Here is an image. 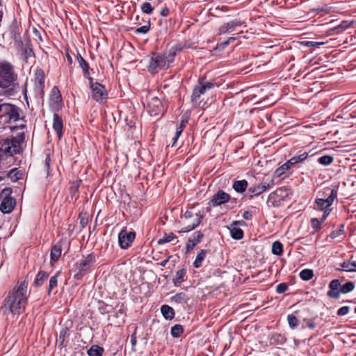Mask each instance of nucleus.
<instances>
[{
	"label": "nucleus",
	"instance_id": "1",
	"mask_svg": "<svg viewBox=\"0 0 356 356\" xmlns=\"http://www.w3.org/2000/svg\"><path fill=\"white\" fill-rule=\"evenodd\" d=\"M27 286L25 281L17 284L10 291L1 306V310L4 314L10 312L13 314H19L22 307H24L27 300Z\"/></svg>",
	"mask_w": 356,
	"mask_h": 356
},
{
	"label": "nucleus",
	"instance_id": "2",
	"mask_svg": "<svg viewBox=\"0 0 356 356\" xmlns=\"http://www.w3.org/2000/svg\"><path fill=\"white\" fill-rule=\"evenodd\" d=\"M18 89L17 74L13 66L8 62H0V94L13 96Z\"/></svg>",
	"mask_w": 356,
	"mask_h": 356
},
{
	"label": "nucleus",
	"instance_id": "3",
	"mask_svg": "<svg viewBox=\"0 0 356 356\" xmlns=\"http://www.w3.org/2000/svg\"><path fill=\"white\" fill-rule=\"evenodd\" d=\"M21 115L22 111L19 107L10 103L3 102L0 99V123L4 124L22 122L16 127L23 129L26 127V124ZM13 128H15V127Z\"/></svg>",
	"mask_w": 356,
	"mask_h": 356
},
{
	"label": "nucleus",
	"instance_id": "4",
	"mask_svg": "<svg viewBox=\"0 0 356 356\" xmlns=\"http://www.w3.org/2000/svg\"><path fill=\"white\" fill-rule=\"evenodd\" d=\"M25 137L20 133L15 137L0 140V152L8 156L20 154L23 149Z\"/></svg>",
	"mask_w": 356,
	"mask_h": 356
},
{
	"label": "nucleus",
	"instance_id": "5",
	"mask_svg": "<svg viewBox=\"0 0 356 356\" xmlns=\"http://www.w3.org/2000/svg\"><path fill=\"white\" fill-rule=\"evenodd\" d=\"M337 190L333 188L331 190L330 194L328 197H324L323 198H318L316 200L314 209L323 211L322 221H325L329 216L332 210L330 207L333 204V202L337 198Z\"/></svg>",
	"mask_w": 356,
	"mask_h": 356
},
{
	"label": "nucleus",
	"instance_id": "6",
	"mask_svg": "<svg viewBox=\"0 0 356 356\" xmlns=\"http://www.w3.org/2000/svg\"><path fill=\"white\" fill-rule=\"evenodd\" d=\"M203 216L197 213H195L193 210H187L181 216L183 223L185 225L179 232H188L197 227L201 222Z\"/></svg>",
	"mask_w": 356,
	"mask_h": 356
},
{
	"label": "nucleus",
	"instance_id": "7",
	"mask_svg": "<svg viewBox=\"0 0 356 356\" xmlns=\"http://www.w3.org/2000/svg\"><path fill=\"white\" fill-rule=\"evenodd\" d=\"M213 86L214 84L211 82L199 80L198 83L194 87L192 92L191 101L193 104L196 106H200L202 104V96L204 95L207 91L213 88Z\"/></svg>",
	"mask_w": 356,
	"mask_h": 356
},
{
	"label": "nucleus",
	"instance_id": "8",
	"mask_svg": "<svg viewBox=\"0 0 356 356\" xmlns=\"http://www.w3.org/2000/svg\"><path fill=\"white\" fill-rule=\"evenodd\" d=\"M172 60L173 58H168L163 55L153 54L149 60L148 70L152 73H155L159 69L168 67Z\"/></svg>",
	"mask_w": 356,
	"mask_h": 356
},
{
	"label": "nucleus",
	"instance_id": "9",
	"mask_svg": "<svg viewBox=\"0 0 356 356\" xmlns=\"http://www.w3.org/2000/svg\"><path fill=\"white\" fill-rule=\"evenodd\" d=\"M147 99L148 100L147 109L151 115L156 116L164 113V106L159 97L153 94H149Z\"/></svg>",
	"mask_w": 356,
	"mask_h": 356
},
{
	"label": "nucleus",
	"instance_id": "10",
	"mask_svg": "<svg viewBox=\"0 0 356 356\" xmlns=\"http://www.w3.org/2000/svg\"><path fill=\"white\" fill-rule=\"evenodd\" d=\"M89 81L92 98L101 104L106 102L108 94L105 87L97 82L93 83L92 78H89Z\"/></svg>",
	"mask_w": 356,
	"mask_h": 356
},
{
	"label": "nucleus",
	"instance_id": "11",
	"mask_svg": "<svg viewBox=\"0 0 356 356\" xmlns=\"http://www.w3.org/2000/svg\"><path fill=\"white\" fill-rule=\"evenodd\" d=\"M94 263V257L92 254H88L79 264L78 273L74 275V277L77 280L81 279L83 274L92 266Z\"/></svg>",
	"mask_w": 356,
	"mask_h": 356
},
{
	"label": "nucleus",
	"instance_id": "12",
	"mask_svg": "<svg viewBox=\"0 0 356 356\" xmlns=\"http://www.w3.org/2000/svg\"><path fill=\"white\" fill-rule=\"evenodd\" d=\"M135 237L136 234L134 232H127L124 229L122 230L118 235V241L120 248L122 249L128 248L134 241Z\"/></svg>",
	"mask_w": 356,
	"mask_h": 356
},
{
	"label": "nucleus",
	"instance_id": "13",
	"mask_svg": "<svg viewBox=\"0 0 356 356\" xmlns=\"http://www.w3.org/2000/svg\"><path fill=\"white\" fill-rule=\"evenodd\" d=\"M15 205V199L8 195L3 199L0 204V210L3 213H10L14 209Z\"/></svg>",
	"mask_w": 356,
	"mask_h": 356
},
{
	"label": "nucleus",
	"instance_id": "14",
	"mask_svg": "<svg viewBox=\"0 0 356 356\" xmlns=\"http://www.w3.org/2000/svg\"><path fill=\"white\" fill-rule=\"evenodd\" d=\"M341 283L339 280H333L329 284V291H327V296L331 298L338 299L341 293Z\"/></svg>",
	"mask_w": 356,
	"mask_h": 356
},
{
	"label": "nucleus",
	"instance_id": "15",
	"mask_svg": "<svg viewBox=\"0 0 356 356\" xmlns=\"http://www.w3.org/2000/svg\"><path fill=\"white\" fill-rule=\"evenodd\" d=\"M62 98L60 92L57 87H54L49 99L50 106L54 109H59L61 107Z\"/></svg>",
	"mask_w": 356,
	"mask_h": 356
},
{
	"label": "nucleus",
	"instance_id": "16",
	"mask_svg": "<svg viewBox=\"0 0 356 356\" xmlns=\"http://www.w3.org/2000/svg\"><path fill=\"white\" fill-rule=\"evenodd\" d=\"M229 195L227 193L219 191L218 193H216L211 200V203L213 206H220L222 204H224L229 201Z\"/></svg>",
	"mask_w": 356,
	"mask_h": 356
},
{
	"label": "nucleus",
	"instance_id": "17",
	"mask_svg": "<svg viewBox=\"0 0 356 356\" xmlns=\"http://www.w3.org/2000/svg\"><path fill=\"white\" fill-rule=\"evenodd\" d=\"M271 184L269 182L263 181L260 184L249 188L248 191L253 195H259L264 193L266 190L270 188Z\"/></svg>",
	"mask_w": 356,
	"mask_h": 356
},
{
	"label": "nucleus",
	"instance_id": "18",
	"mask_svg": "<svg viewBox=\"0 0 356 356\" xmlns=\"http://www.w3.org/2000/svg\"><path fill=\"white\" fill-rule=\"evenodd\" d=\"M63 124L62 118L57 113H54L53 129L56 132L59 139H60L63 136Z\"/></svg>",
	"mask_w": 356,
	"mask_h": 356
},
{
	"label": "nucleus",
	"instance_id": "19",
	"mask_svg": "<svg viewBox=\"0 0 356 356\" xmlns=\"http://www.w3.org/2000/svg\"><path fill=\"white\" fill-rule=\"evenodd\" d=\"M203 234L200 232H195L192 236L188 238L186 244L187 251L192 250L198 243L200 242L203 238Z\"/></svg>",
	"mask_w": 356,
	"mask_h": 356
},
{
	"label": "nucleus",
	"instance_id": "20",
	"mask_svg": "<svg viewBox=\"0 0 356 356\" xmlns=\"http://www.w3.org/2000/svg\"><path fill=\"white\" fill-rule=\"evenodd\" d=\"M35 83L38 88L42 90L44 86V74L42 70H37L35 74Z\"/></svg>",
	"mask_w": 356,
	"mask_h": 356
},
{
	"label": "nucleus",
	"instance_id": "21",
	"mask_svg": "<svg viewBox=\"0 0 356 356\" xmlns=\"http://www.w3.org/2000/svg\"><path fill=\"white\" fill-rule=\"evenodd\" d=\"M161 312L163 317L167 320H172L175 317L174 309L169 305H162L161 307Z\"/></svg>",
	"mask_w": 356,
	"mask_h": 356
},
{
	"label": "nucleus",
	"instance_id": "22",
	"mask_svg": "<svg viewBox=\"0 0 356 356\" xmlns=\"http://www.w3.org/2000/svg\"><path fill=\"white\" fill-rule=\"evenodd\" d=\"M77 61H78L80 67L83 70L84 76L86 78H88V79H89V78H91L90 76V73H89V65H88V63L83 59V58L80 54H79L77 56Z\"/></svg>",
	"mask_w": 356,
	"mask_h": 356
},
{
	"label": "nucleus",
	"instance_id": "23",
	"mask_svg": "<svg viewBox=\"0 0 356 356\" xmlns=\"http://www.w3.org/2000/svg\"><path fill=\"white\" fill-rule=\"evenodd\" d=\"M341 270L346 272H356V261H344L341 264Z\"/></svg>",
	"mask_w": 356,
	"mask_h": 356
},
{
	"label": "nucleus",
	"instance_id": "24",
	"mask_svg": "<svg viewBox=\"0 0 356 356\" xmlns=\"http://www.w3.org/2000/svg\"><path fill=\"white\" fill-rule=\"evenodd\" d=\"M62 247L60 243L54 245L51 250V259L56 261L61 255Z\"/></svg>",
	"mask_w": 356,
	"mask_h": 356
},
{
	"label": "nucleus",
	"instance_id": "25",
	"mask_svg": "<svg viewBox=\"0 0 356 356\" xmlns=\"http://www.w3.org/2000/svg\"><path fill=\"white\" fill-rule=\"evenodd\" d=\"M248 187V181L245 179L236 181L233 184V188L238 193H243Z\"/></svg>",
	"mask_w": 356,
	"mask_h": 356
},
{
	"label": "nucleus",
	"instance_id": "26",
	"mask_svg": "<svg viewBox=\"0 0 356 356\" xmlns=\"http://www.w3.org/2000/svg\"><path fill=\"white\" fill-rule=\"evenodd\" d=\"M104 352L103 348L97 346H92L87 351L89 356H102Z\"/></svg>",
	"mask_w": 356,
	"mask_h": 356
},
{
	"label": "nucleus",
	"instance_id": "27",
	"mask_svg": "<svg viewBox=\"0 0 356 356\" xmlns=\"http://www.w3.org/2000/svg\"><path fill=\"white\" fill-rule=\"evenodd\" d=\"M186 271L185 269H181L177 271L175 277L173 280L175 286H178L181 284V282L184 281V277L186 275Z\"/></svg>",
	"mask_w": 356,
	"mask_h": 356
},
{
	"label": "nucleus",
	"instance_id": "28",
	"mask_svg": "<svg viewBox=\"0 0 356 356\" xmlns=\"http://www.w3.org/2000/svg\"><path fill=\"white\" fill-rule=\"evenodd\" d=\"M48 274L44 271H40L36 275L34 284L35 286H40L47 279Z\"/></svg>",
	"mask_w": 356,
	"mask_h": 356
},
{
	"label": "nucleus",
	"instance_id": "29",
	"mask_svg": "<svg viewBox=\"0 0 356 356\" xmlns=\"http://www.w3.org/2000/svg\"><path fill=\"white\" fill-rule=\"evenodd\" d=\"M8 176L13 181H16L22 178V172L20 170H18L17 168H14L10 170Z\"/></svg>",
	"mask_w": 356,
	"mask_h": 356
},
{
	"label": "nucleus",
	"instance_id": "30",
	"mask_svg": "<svg viewBox=\"0 0 356 356\" xmlns=\"http://www.w3.org/2000/svg\"><path fill=\"white\" fill-rule=\"evenodd\" d=\"M307 156L308 153L304 152L300 155L292 157L291 159L289 160V163H291V164L293 165L294 164L302 162L307 158Z\"/></svg>",
	"mask_w": 356,
	"mask_h": 356
},
{
	"label": "nucleus",
	"instance_id": "31",
	"mask_svg": "<svg viewBox=\"0 0 356 356\" xmlns=\"http://www.w3.org/2000/svg\"><path fill=\"white\" fill-rule=\"evenodd\" d=\"M207 251L202 250L201 252L197 255L195 260L193 263V266L195 268H199L202 265V261L206 257Z\"/></svg>",
	"mask_w": 356,
	"mask_h": 356
},
{
	"label": "nucleus",
	"instance_id": "32",
	"mask_svg": "<svg viewBox=\"0 0 356 356\" xmlns=\"http://www.w3.org/2000/svg\"><path fill=\"white\" fill-rule=\"evenodd\" d=\"M291 166L292 165L291 164V163H289V161H286L285 163L282 165L275 171V175L276 177L282 176L284 173V172L289 170Z\"/></svg>",
	"mask_w": 356,
	"mask_h": 356
},
{
	"label": "nucleus",
	"instance_id": "33",
	"mask_svg": "<svg viewBox=\"0 0 356 356\" xmlns=\"http://www.w3.org/2000/svg\"><path fill=\"white\" fill-rule=\"evenodd\" d=\"M232 237L236 240H240L243 237V231L237 227H232L230 229Z\"/></svg>",
	"mask_w": 356,
	"mask_h": 356
},
{
	"label": "nucleus",
	"instance_id": "34",
	"mask_svg": "<svg viewBox=\"0 0 356 356\" xmlns=\"http://www.w3.org/2000/svg\"><path fill=\"white\" fill-rule=\"evenodd\" d=\"M333 161L334 157L330 155H324L318 159V163L325 166L330 165Z\"/></svg>",
	"mask_w": 356,
	"mask_h": 356
},
{
	"label": "nucleus",
	"instance_id": "35",
	"mask_svg": "<svg viewBox=\"0 0 356 356\" xmlns=\"http://www.w3.org/2000/svg\"><path fill=\"white\" fill-rule=\"evenodd\" d=\"M283 252V245L280 241H275L272 245V252L275 255H280Z\"/></svg>",
	"mask_w": 356,
	"mask_h": 356
},
{
	"label": "nucleus",
	"instance_id": "36",
	"mask_svg": "<svg viewBox=\"0 0 356 356\" xmlns=\"http://www.w3.org/2000/svg\"><path fill=\"white\" fill-rule=\"evenodd\" d=\"M300 276L302 280L308 281L313 277L314 273L313 270L311 269H304L300 272Z\"/></svg>",
	"mask_w": 356,
	"mask_h": 356
},
{
	"label": "nucleus",
	"instance_id": "37",
	"mask_svg": "<svg viewBox=\"0 0 356 356\" xmlns=\"http://www.w3.org/2000/svg\"><path fill=\"white\" fill-rule=\"evenodd\" d=\"M183 327L181 325H175L171 327V334L174 337H179L183 333Z\"/></svg>",
	"mask_w": 356,
	"mask_h": 356
},
{
	"label": "nucleus",
	"instance_id": "38",
	"mask_svg": "<svg viewBox=\"0 0 356 356\" xmlns=\"http://www.w3.org/2000/svg\"><path fill=\"white\" fill-rule=\"evenodd\" d=\"M176 236L173 233H170L168 234H165L162 238H161L158 241V243L159 245H163L164 243L172 241Z\"/></svg>",
	"mask_w": 356,
	"mask_h": 356
},
{
	"label": "nucleus",
	"instance_id": "39",
	"mask_svg": "<svg viewBox=\"0 0 356 356\" xmlns=\"http://www.w3.org/2000/svg\"><path fill=\"white\" fill-rule=\"evenodd\" d=\"M341 293H347L352 291L355 288V284L353 282H348L347 283L341 284Z\"/></svg>",
	"mask_w": 356,
	"mask_h": 356
},
{
	"label": "nucleus",
	"instance_id": "40",
	"mask_svg": "<svg viewBox=\"0 0 356 356\" xmlns=\"http://www.w3.org/2000/svg\"><path fill=\"white\" fill-rule=\"evenodd\" d=\"M227 26L228 27V29L229 32H232L235 30V29L238 26H240L242 25V22L238 19H234L231 22H229L226 23Z\"/></svg>",
	"mask_w": 356,
	"mask_h": 356
},
{
	"label": "nucleus",
	"instance_id": "41",
	"mask_svg": "<svg viewBox=\"0 0 356 356\" xmlns=\"http://www.w3.org/2000/svg\"><path fill=\"white\" fill-rule=\"evenodd\" d=\"M186 296L184 293H179L172 297V300L177 303H184L186 302Z\"/></svg>",
	"mask_w": 356,
	"mask_h": 356
},
{
	"label": "nucleus",
	"instance_id": "42",
	"mask_svg": "<svg viewBox=\"0 0 356 356\" xmlns=\"http://www.w3.org/2000/svg\"><path fill=\"white\" fill-rule=\"evenodd\" d=\"M154 8L149 3L145 2L141 5V10L145 14H151Z\"/></svg>",
	"mask_w": 356,
	"mask_h": 356
},
{
	"label": "nucleus",
	"instance_id": "43",
	"mask_svg": "<svg viewBox=\"0 0 356 356\" xmlns=\"http://www.w3.org/2000/svg\"><path fill=\"white\" fill-rule=\"evenodd\" d=\"M58 273L52 276L49 280V292L57 286Z\"/></svg>",
	"mask_w": 356,
	"mask_h": 356
},
{
	"label": "nucleus",
	"instance_id": "44",
	"mask_svg": "<svg viewBox=\"0 0 356 356\" xmlns=\"http://www.w3.org/2000/svg\"><path fill=\"white\" fill-rule=\"evenodd\" d=\"M287 321H288V323H289V326L291 327V328H294L296 327L297 325H298V320L297 319V318L293 315V314H290L287 316Z\"/></svg>",
	"mask_w": 356,
	"mask_h": 356
},
{
	"label": "nucleus",
	"instance_id": "45",
	"mask_svg": "<svg viewBox=\"0 0 356 356\" xmlns=\"http://www.w3.org/2000/svg\"><path fill=\"white\" fill-rule=\"evenodd\" d=\"M323 222L324 221H322V217L320 219L312 218V220H311L312 226L316 230L320 229L321 225Z\"/></svg>",
	"mask_w": 356,
	"mask_h": 356
},
{
	"label": "nucleus",
	"instance_id": "46",
	"mask_svg": "<svg viewBox=\"0 0 356 356\" xmlns=\"http://www.w3.org/2000/svg\"><path fill=\"white\" fill-rule=\"evenodd\" d=\"M67 331L66 329H63L62 330H60L59 333V336L56 340V342L58 343L60 346L63 345L65 341V337L67 335Z\"/></svg>",
	"mask_w": 356,
	"mask_h": 356
},
{
	"label": "nucleus",
	"instance_id": "47",
	"mask_svg": "<svg viewBox=\"0 0 356 356\" xmlns=\"http://www.w3.org/2000/svg\"><path fill=\"white\" fill-rule=\"evenodd\" d=\"M150 29V23L149 22L147 25L142 26L136 29V33H147Z\"/></svg>",
	"mask_w": 356,
	"mask_h": 356
},
{
	"label": "nucleus",
	"instance_id": "48",
	"mask_svg": "<svg viewBox=\"0 0 356 356\" xmlns=\"http://www.w3.org/2000/svg\"><path fill=\"white\" fill-rule=\"evenodd\" d=\"M288 289V285L286 283H280L276 286V292L282 293Z\"/></svg>",
	"mask_w": 356,
	"mask_h": 356
},
{
	"label": "nucleus",
	"instance_id": "49",
	"mask_svg": "<svg viewBox=\"0 0 356 356\" xmlns=\"http://www.w3.org/2000/svg\"><path fill=\"white\" fill-rule=\"evenodd\" d=\"M349 311V307L348 306H343L339 309L337 311V314L339 316H344L348 314Z\"/></svg>",
	"mask_w": 356,
	"mask_h": 356
},
{
	"label": "nucleus",
	"instance_id": "50",
	"mask_svg": "<svg viewBox=\"0 0 356 356\" xmlns=\"http://www.w3.org/2000/svg\"><path fill=\"white\" fill-rule=\"evenodd\" d=\"M226 33H229V31L228 29V27L227 26V24H225L219 28V33L225 34Z\"/></svg>",
	"mask_w": 356,
	"mask_h": 356
},
{
	"label": "nucleus",
	"instance_id": "51",
	"mask_svg": "<svg viewBox=\"0 0 356 356\" xmlns=\"http://www.w3.org/2000/svg\"><path fill=\"white\" fill-rule=\"evenodd\" d=\"M187 123V120H182L180 122V124H179V126L177 127V131H179L180 130V128H181V132L183 131L184 130V128L186 127V124Z\"/></svg>",
	"mask_w": 356,
	"mask_h": 356
},
{
	"label": "nucleus",
	"instance_id": "52",
	"mask_svg": "<svg viewBox=\"0 0 356 356\" xmlns=\"http://www.w3.org/2000/svg\"><path fill=\"white\" fill-rule=\"evenodd\" d=\"M181 134V130H179V131H177L176 130V132H175V134L173 137V143L172 145V146H174L175 145V143L177 142V140H178L179 137L180 136V135Z\"/></svg>",
	"mask_w": 356,
	"mask_h": 356
},
{
	"label": "nucleus",
	"instance_id": "53",
	"mask_svg": "<svg viewBox=\"0 0 356 356\" xmlns=\"http://www.w3.org/2000/svg\"><path fill=\"white\" fill-rule=\"evenodd\" d=\"M243 217L245 220H250L252 217V215L250 211H245L243 214Z\"/></svg>",
	"mask_w": 356,
	"mask_h": 356
},
{
	"label": "nucleus",
	"instance_id": "54",
	"mask_svg": "<svg viewBox=\"0 0 356 356\" xmlns=\"http://www.w3.org/2000/svg\"><path fill=\"white\" fill-rule=\"evenodd\" d=\"M323 43H321V42H313V41H307L306 42V45L308 46V47H314V46H318V45H321Z\"/></svg>",
	"mask_w": 356,
	"mask_h": 356
},
{
	"label": "nucleus",
	"instance_id": "55",
	"mask_svg": "<svg viewBox=\"0 0 356 356\" xmlns=\"http://www.w3.org/2000/svg\"><path fill=\"white\" fill-rule=\"evenodd\" d=\"M160 13L162 16L166 17L169 14V9L167 7H165L161 10Z\"/></svg>",
	"mask_w": 356,
	"mask_h": 356
},
{
	"label": "nucleus",
	"instance_id": "56",
	"mask_svg": "<svg viewBox=\"0 0 356 356\" xmlns=\"http://www.w3.org/2000/svg\"><path fill=\"white\" fill-rule=\"evenodd\" d=\"M341 232V230H339V231H336V232H333L332 234H331V236L332 238H335L337 237L340 233Z\"/></svg>",
	"mask_w": 356,
	"mask_h": 356
},
{
	"label": "nucleus",
	"instance_id": "57",
	"mask_svg": "<svg viewBox=\"0 0 356 356\" xmlns=\"http://www.w3.org/2000/svg\"><path fill=\"white\" fill-rule=\"evenodd\" d=\"M131 341L132 345L134 346L136 344V338L135 334L131 335Z\"/></svg>",
	"mask_w": 356,
	"mask_h": 356
},
{
	"label": "nucleus",
	"instance_id": "58",
	"mask_svg": "<svg viewBox=\"0 0 356 356\" xmlns=\"http://www.w3.org/2000/svg\"><path fill=\"white\" fill-rule=\"evenodd\" d=\"M308 327L310 328V329H314L316 327V324L314 321H310L309 323H308Z\"/></svg>",
	"mask_w": 356,
	"mask_h": 356
},
{
	"label": "nucleus",
	"instance_id": "59",
	"mask_svg": "<svg viewBox=\"0 0 356 356\" xmlns=\"http://www.w3.org/2000/svg\"><path fill=\"white\" fill-rule=\"evenodd\" d=\"M49 164H50V157H49V156H47L45 159V165L47 168H49Z\"/></svg>",
	"mask_w": 356,
	"mask_h": 356
},
{
	"label": "nucleus",
	"instance_id": "60",
	"mask_svg": "<svg viewBox=\"0 0 356 356\" xmlns=\"http://www.w3.org/2000/svg\"><path fill=\"white\" fill-rule=\"evenodd\" d=\"M283 192V190L282 188H277L275 192H274V194L275 195H280V193H282Z\"/></svg>",
	"mask_w": 356,
	"mask_h": 356
},
{
	"label": "nucleus",
	"instance_id": "61",
	"mask_svg": "<svg viewBox=\"0 0 356 356\" xmlns=\"http://www.w3.org/2000/svg\"><path fill=\"white\" fill-rule=\"evenodd\" d=\"M81 224L83 227H85L86 226V225H87V220L81 219Z\"/></svg>",
	"mask_w": 356,
	"mask_h": 356
},
{
	"label": "nucleus",
	"instance_id": "62",
	"mask_svg": "<svg viewBox=\"0 0 356 356\" xmlns=\"http://www.w3.org/2000/svg\"><path fill=\"white\" fill-rule=\"evenodd\" d=\"M2 17H3V13L1 11H0V22L2 20Z\"/></svg>",
	"mask_w": 356,
	"mask_h": 356
},
{
	"label": "nucleus",
	"instance_id": "63",
	"mask_svg": "<svg viewBox=\"0 0 356 356\" xmlns=\"http://www.w3.org/2000/svg\"><path fill=\"white\" fill-rule=\"evenodd\" d=\"M68 60H69V61L70 63H72V58L70 56H68Z\"/></svg>",
	"mask_w": 356,
	"mask_h": 356
},
{
	"label": "nucleus",
	"instance_id": "64",
	"mask_svg": "<svg viewBox=\"0 0 356 356\" xmlns=\"http://www.w3.org/2000/svg\"><path fill=\"white\" fill-rule=\"evenodd\" d=\"M235 40V38H229V40H230V41H232V40Z\"/></svg>",
	"mask_w": 356,
	"mask_h": 356
}]
</instances>
